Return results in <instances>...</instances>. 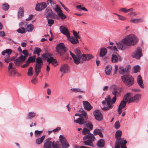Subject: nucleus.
<instances>
[{"label": "nucleus", "mask_w": 148, "mask_h": 148, "mask_svg": "<svg viewBox=\"0 0 148 148\" xmlns=\"http://www.w3.org/2000/svg\"><path fill=\"white\" fill-rule=\"evenodd\" d=\"M53 55L49 53H44L41 55L42 58L40 57L37 58L36 60V64L35 66V74L34 76L35 78L38 76L43 65V61H45L47 59V61L49 64L51 63L53 64L57 62L56 59H54L52 57Z\"/></svg>", "instance_id": "f257e3e1"}, {"label": "nucleus", "mask_w": 148, "mask_h": 148, "mask_svg": "<svg viewBox=\"0 0 148 148\" xmlns=\"http://www.w3.org/2000/svg\"><path fill=\"white\" fill-rule=\"evenodd\" d=\"M137 41V39L135 36L133 34L127 36L122 41L118 42H116L117 48L121 50H124L126 47L125 45L127 46L135 45Z\"/></svg>", "instance_id": "f03ea898"}, {"label": "nucleus", "mask_w": 148, "mask_h": 148, "mask_svg": "<svg viewBox=\"0 0 148 148\" xmlns=\"http://www.w3.org/2000/svg\"><path fill=\"white\" fill-rule=\"evenodd\" d=\"M90 130L86 127L83 129L82 134L85 135L83 137V143L84 145L94 147V142L96 138L94 135L90 133Z\"/></svg>", "instance_id": "7ed1b4c3"}, {"label": "nucleus", "mask_w": 148, "mask_h": 148, "mask_svg": "<svg viewBox=\"0 0 148 148\" xmlns=\"http://www.w3.org/2000/svg\"><path fill=\"white\" fill-rule=\"evenodd\" d=\"M121 78L123 82L127 86H131L134 84V78L131 75H124L121 76Z\"/></svg>", "instance_id": "20e7f679"}, {"label": "nucleus", "mask_w": 148, "mask_h": 148, "mask_svg": "<svg viewBox=\"0 0 148 148\" xmlns=\"http://www.w3.org/2000/svg\"><path fill=\"white\" fill-rule=\"evenodd\" d=\"M51 138H49L45 140V143L43 145L44 148H62L58 144V142H55L53 141L52 143L51 141Z\"/></svg>", "instance_id": "39448f33"}, {"label": "nucleus", "mask_w": 148, "mask_h": 148, "mask_svg": "<svg viewBox=\"0 0 148 148\" xmlns=\"http://www.w3.org/2000/svg\"><path fill=\"white\" fill-rule=\"evenodd\" d=\"M82 113L80 114V117L78 118L77 120H75L74 122L80 125L84 124L85 121L87 120L88 118L86 112L82 110Z\"/></svg>", "instance_id": "423d86ee"}, {"label": "nucleus", "mask_w": 148, "mask_h": 148, "mask_svg": "<svg viewBox=\"0 0 148 148\" xmlns=\"http://www.w3.org/2000/svg\"><path fill=\"white\" fill-rule=\"evenodd\" d=\"M56 49L57 52L61 56H62L66 51L65 45L62 43L58 44L57 45Z\"/></svg>", "instance_id": "0eeeda50"}, {"label": "nucleus", "mask_w": 148, "mask_h": 148, "mask_svg": "<svg viewBox=\"0 0 148 148\" xmlns=\"http://www.w3.org/2000/svg\"><path fill=\"white\" fill-rule=\"evenodd\" d=\"M34 29L33 25L31 24L27 25L26 28L25 29L24 27H21L16 30L18 33L22 34L25 33L26 31L28 32H32Z\"/></svg>", "instance_id": "6e6552de"}, {"label": "nucleus", "mask_w": 148, "mask_h": 148, "mask_svg": "<svg viewBox=\"0 0 148 148\" xmlns=\"http://www.w3.org/2000/svg\"><path fill=\"white\" fill-rule=\"evenodd\" d=\"M122 140H119L116 141L115 145V148H120V146L121 145V148H127L126 145L127 142L126 140L124 139H121Z\"/></svg>", "instance_id": "1a4fd4ad"}, {"label": "nucleus", "mask_w": 148, "mask_h": 148, "mask_svg": "<svg viewBox=\"0 0 148 148\" xmlns=\"http://www.w3.org/2000/svg\"><path fill=\"white\" fill-rule=\"evenodd\" d=\"M143 56L142 52V49L140 47H138L136 51L132 53V56L133 58H135L139 59L140 58Z\"/></svg>", "instance_id": "9d476101"}, {"label": "nucleus", "mask_w": 148, "mask_h": 148, "mask_svg": "<svg viewBox=\"0 0 148 148\" xmlns=\"http://www.w3.org/2000/svg\"><path fill=\"white\" fill-rule=\"evenodd\" d=\"M59 138L63 148H68V147H69V145L65 138L63 135H60V136Z\"/></svg>", "instance_id": "9b49d317"}, {"label": "nucleus", "mask_w": 148, "mask_h": 148, "mask_svg": "<svg viewBox=\"0 0 148 148\" xmlns=\"http://www.w3.org/2000/svg\"><path fill=\"white\" fill-rule=\"evenodd\" d=\"M47 6V4L45 2H41L36 4L35 9L38 11H40L44 10Z\"/></svg>", "instance_id": "f8f14e48"}, {"label": "nucleus", "mask_w": 148, "mask_h": 148, "mask_svg": "<svg viewBox=\"0 0 148 148\" xmlns=\"http://www.w3.org/2000/svg\"><path fill=\"white\" fill-rule=\"evenodd\" d=\"M93 113L95 119L97 120L100 121L103 119V116L100 110H96L93 112Z\"/></svg>", "instance_id": "ddd939ff"}, {"label": "nucleus", "mask_w": 148, "mask_h": 148, "mask_svg": "<svg viewBox=\"0 0 148 148\" xmlns=\"http://www.w3.org/2000/svg\"><path fill=\"white\" fill-rule=\"evenodd\" d=\"M60 29L61 33L65 35L67 38L70 37V33L66 28L63 26H61L60 27Z\"/></svg>", "instance_id": "4468645a"}, {"label": "nucleus", "mask_w": 148, "mask_h": 148, "mask_svg": "<svg viewBox=\"0 0 148 148\" xmlns=\"http://www.w3.org/2000/svg\"><path fill=\"white\" fill-rule=\"evenodd\" d=\"M141 95L140 94H137L135 95L133 97H130L129 101H128V103H130L131 102H137L141 98Z\"/></svg>", "instance_id": "2eb2a0df"}, {"label": "nucleus", "mask_w": 148, "mask_h": 148, "mask_svg": "<svg viewBox=\"0 0 148 148\" xmlns=\"http://www.w3.org/2000/svg\"><path fill=\"white\" fill-rule=\"evenodd\" d=\"M82 55L83 57L80 63H83L84 61H86V60H90L94 58L92 55L90 54H83Z\"/></svg>", "instance_id": "dca6fc26"}, {"label": "nucleus", "mask_w": 148, "mask_h": 148, "mask_svg": "<svg viewBox=\"0 0 148 148\" xmlns=\"http://www.w3.org/2000/svg\"><path fill=\"white\" fill-rule=\"evenodd\" d=\"M74 52L76 54V56H77L79 58L78 59L77 58V60L79 61V63H80L83 57L82 54H81L80 50L78 48H76Z\"/></svg>", "instance_id": "f3484780"}, {"label": "nucleus", "mask_w": 148, "mask_h": 148, "mask_svg": "<svg viewBox=\"0 0 148 148\" xmlns=\"http://www.w3.org/2000/svg\"><path fill=\"white\" fill-rule=\"evenodd\" d=\"M83 103L84 108L85 110L89 111L92 108L89 103L87 101H83Z\"/></svg>", "instance_id": "a211bd4d"}, {"label": "nucleus", "mask_w": 148, "mask_h": 148, "mask_svg": "<svg viewBox=\"0 0 148 148\" xmlns=\"http://www.w3.org/2000/svg\"><path fill=\"white\" fill-rule=\"evenodd\" d=\"M69 68V67L67 64H64L61 67L60 71L63 73H67L68 72Z\"/></svg>", "instance_id": "6ab92c4d"}, {"label": "nucleus", "mask_w": 148, "mask_h": 148, "mask_svg": "<svg viewBox=\"0 0 148 148\" xmlns=\"http://www.w3.org/2000/svg\"><path fill=\"white\" fill-rule=\"evenodd\" d=\"M137 81L138 85L141 88H144V85L143 84L142 77L140 75L138 76Z\"/></svg>", "instance_id": "aec40b11"}, {"label": "nucleus", "mask_w": 148, "mask_h": 148, "mask_svg": "<svg viewBox=\"0 0 148 148\" xmlns=\"http://www.w3.org/2000/svg\"><path fill=\"white\" fill-rule=\"evenodd\" d=\"M122 132L121 131L118 130L115 133V138L116 139V141H119V140H122L121 139H124V138H120L122 135Z\"/></svg>", "instance_id": "412c9836"}, {"label": "nucleus", "mask_w": 148, "mask_h": 148, "mask_svg": "<svg viewBox=\"0 0 148 148\" xmlns=\"http://www.w3.org/2000/svg\"><path fill=\"white\" fill-rule=\"evenodd\" d=\"M111 100L110 96L108 95L105 98V101H102V103L103 105H106V102L107 105H112L111 104Z\"/></svg>", "instance_id": "4be33fe9"}, {"label": "nucleus", "mask_w": 148, "mask_h": 148, "mask_svg": "<svg viewBox=\"0 0 148 148\" xmlns=\"http://www.w3.org/2000/svg\"><path fill=\"white\" fill-rule=\"evenodd\" d=\"M105 141L103 139L99 140L97 143V145L99 147H104Z\"/></svg>", "instance_id": "5701e85b"}, {"label": "nucleus", "mask_w": 148, "mask_h": 148, "mask_svg": "<svg viewBox=\"0 0 148 148\" xmlns=\"http://www.w3.org/2000/svg\"><path fill=\"white\" fill-rule=\"evenodd\" d=\"M24 9L22 7L20 8L18 10V18H21L24 16Z\"/></svg>", "instance_id": "b1692460"}, {"label": "nucleus", "mask_w": 148, "mask_h": 148, "mask_svg": "<svg viewBox=\"0 0 148 148\" xmlns=\"http://www.w3.org/2000/svg\"><path fill=\"white\" fill-rule=\"evenodd\" d=\"M93 134L94 135H98L101 137H103V135L102 133L101 130L99 129H95L93 132Z\"/></svg>", "instance_id": "393cba45"}, {"label": "nucleus", "mask_w": 148, "mask_h": 148, "mask_svg": "<svg viewBox=\"0 0 148 148\" xmlns=\"http://www.w3.org/2000/svg\"><path fill=\"white\" fill-rule=\"evenodd\" d=\"M144 21V19L141 18L136 19H133L131 18V19L130 22L131 23H139L142 22H143Z\"/></svg>", "instance_id": "a878e982"}, {"label": "nucleus", "mask_w": 148, "mask_h": 148, "mask_svg": "<svg viewBox=\"0 0 148 148\" xmlns=\"http://www.w3.org/2000/svg\"><path fill=\"white\" fill-rule=\"evenodd\" d=\"M69 40L73 44H76L79 42V40L73 36L70 37L69 38H68Z\"/></svg>", "instance_id": "bb28decb"}, {"label": "nucleus", "mask_w": 148, "mask_h": 148, "mask_svg": "<svg viewBox=\"0 0 148 148\" xmlns=\"http://www.w3.org/2000/svg\"><path fill=\"white\" fill-rule=\"evenodd\" d=\"M107 53V50L106 48L102 47L101 49L99 56L101 57H104Z\"/></svg>", "instance_id": "cd10ccee"}, {"label": "nucleus", "mask_w": 148, "mask_h": 148, "mask_svg": "<svg viewBox=\"0 0 148 148\" xmlns=\"http://www.w3.org/2000/svg\"><path fill=\"white\" fill-rule=\"evenodd\" d=\"M86 126L90 130H92L93 128V125L91 123L88 121H86L84 122V123Z\"/></svg>", "instance_id": "c85d7f7f"}, {"label": "nucleus", "mask_w": 148, "mask_h": 148, "mask_svg": "<svg viewBox=\"0 0 148 148\" xmlns=\"http://www.w3.org/2000/svg\"><path fill=\"white\" fill-rule=\"evenodd\" d=\"M36 115V114L34 112H29L27 115L26 119H31Z\"/></svg>", "instance_id": "c756f323"}, {"label": "nucleus", "mask_w": 148, "mask_h": 148, "mask_svg": "<svg viewBox=\"0 0 148 148\" xmlns=\"http://www.w3.org/2000/svg\"><path fill=\"white\" fill-rule=\"evenodd\" d=\"M70 55L73 58V59L74 62L77 64H79V61L77 60V58L79 59L77 56H76L73 53H72L71 51H70Z\"/></svg>", "instance_id": "7c9ffc66"}, {"label": "nucleus", "mask_w": 148, "mask_h": 148, "mask_svg": "<svg viewBox=\"0 0 148 148\" xmlns=\"http://www.w3.org/2000/svg\"><path fill=\"white\" fill-rule=\"evenodd\" d=\"M45 135H43L42 137L37 138L36 140V143L37 145H40L41 144L45 139Z\"/></svg>", "instance_id": "2f4dec72"}, {"label": "nucleus", "mask_w": 148, "mask_h": 148, "mask_svg": "<svg viewBox=\"0 0 148 148\" xmlns=\"http://www.w3.org/2000/svg\"><path fill=\"white\" fill-rule=\"evenodd\" d=\"M17 72L16 71L15 69H10L8 70L9 75L11 77H14L16 74Z\"/></svg>", "instance_id": "473e14b6"}, {"label": "nucleus", "mask_w": 148, "mask_h": 148, "mask_svg": "<svg viewBox=\"0 0 148 148\" xmlns=\"http://www.w3.org/2000/svg\"><path fill=\"white\" fill-rule=\"evenodd\" d=\"M112 67L110 65L107 66L105 69V72L107 75H109L111 72Z\"/></svg>", "instance_id": "72a5a7b5"}, {"label": "nucleus", "mask_w": 148, "mask_h": 148, "mask_svg": "<svg viewBox=\"0 0 148 148\" xmlns=\"http://www.w3.org/2000/svg\"><path fill=\"white\" fill-rule=\"evenodd\" d=\"M127 103V101L124 100L121 101L118 107L119 109H122L124 108L125 107Z\"/></svg>", "instance_id": "f704fd0d"}, {"label": "nucleus", "mask_w": 148, "mask_h": 148, "mask_svg": "<svg viewBox=\"0 0 148 148\" xmlns=\"http://www.w3.org/2000/svg\"><path fill=\"white\" fill-rule=\"evenodd\" d=\"M71 91L75 93H77V92H81L84 93L85 91L81 90V89L79 88H72L70 89Z\"/></svg>", "instance_id": "c9c22d12"}, {"label": "nucleus", "mask_w": 148, "mask_h": 148, "mask_svg": "<svg viewBox=\"0 0 148 148\" xmlns=\"http://www.w3.org/2000/svg\"><path fill=\"white\" fill-rule=\"evenodd\" d=\"M42 51L41 49L37 47H36L34 48V54H37L38 56H39L40 55V53Z\"/></svg>", "instance_id": "e433bc0d"}, {"label": "nucleus", "mask_w": 148, "mask_h": 148, "mask_svg": "<svg viewBox=\"0 0 148 148\" xmlns=\"http://www.w3.org/2000/svg\"><path fill=\"white\" fill-rule=\"evenodd\" d=\"M9 5L7 3H4L2 5V9L4 11L8 10L9 8Z\"/></svg>", "instance_id": "4c0bfd02"}, {"label": "nucleus", "mask_w": 148, "mask_h": 148, "mask_svg": "<svg viewBox=\"0 0 148 148\" xmlns=\"http://www.w3.org/2000/svg\"><path fill=\"white\" fill-rule=\"evenodd\" d=\"M118 58L117 56L115 55H113L111 58V60L112 62L115 63L118 60Z\"/></svg>", "instance_id": "58836bf2"}, {"label": "nucleus", "mask_w": 148, "mask_h": 148, "mask_svg": "<svg viewBox=\"0 0 148 148\" xmlns=\"http://www.w3.org/2000/svg\"><path fill=\"white\" fill-rule=\"evenodd\" d=\"M33 74V67H30L28 69L27 75L29 76H31Z\"/></svg>", "instance_id": "ea45409f"}, {"label": "nucleus", "mask_w": 148, "mask_h": 148, "mask_svg": "<svg viewBox=\"0 0 148 148\" xmlns=\"http://www.w3.org/2000/svg\"><path fill=\"white\" fill-rule=\"evenodd\" d=\"M54 14H55L52 11L50 12H49V13H47L46 15H44V16H45L46 18H48L49 17L51 18H53Z\"/></svg>", "instance_id": "a19ab883"}, {"label": "nucleus", "mask_w": 148, "mask_h": 148, "mask_svg": "<svg viewBox=\"0 0 148 148\" xmlns=\"http://www.w3.org/2000/svg\"><path fill=\"white\" fill-rule=\"evenodd\" d=\"M58 15L62 20H64L66 18V16L62 12L58 13Z\"/></svg>", "instance_id": "79ce46f5"}, {"label": "nucleus", "mask_w": 148, "mask_h": 148, "mask_svg": "<svg viewBox=\"0 0 148 148\" xmlns=\"http://www.w3.org/2000/svg\"><path fill=\"white\" fill-rule=\"evenodd\" d=\"M9 57V56H6V58H5L4 60L5 62L6 63H8L12 61L15 59L14 57L12 58H10Z\"/></svg>", "instance_id": "37998d69"}, {"label": "nucleus", "mask_w": 148, "mask_h": 148, "mask_svg": "<svg viewBox=\"0 0 148 148\" xmlns=\"http://www.w3.org/2000/svg\"><path fill=\"white\" fill-rule=\"evenodd\" d=\"M113 107V106L112 105H108L107 106H104L101 109L104 111H106L109 110L110 108H112Z\"/></svg>", "instance_id": "c03bdc74"}, {"label": "nucleus", "mask_w": 148, "mask_h": 148, "mask_svg": "<svg viewBox=\"0 0 148 148\" xmlns=\"http://www.w3.org/2000/svg\"><path fill=\"white\" fill-rule=\"evenodd\" d=\"M133 68L134 71V73H136L138 72H139L140 70V67L139 66L137 65L135 66H134Z\"/></svg>", "instance_id": "a18cd8bd"}, {"label": "nucleus", "mask_w": 148, "mask_h": 148, "mask_svg": "<svg viewBox=\"0 0 148 148\" xmlns=\"http://www.w3.org/2000/svg\"><path fill=\"white\" fill-rule=\"evenodd\" d=\"M119 72L121 74H123L126 73L125 69L123 67H120L119 69Z\"/></svg>", "instance_id": "49530a36"}, {"label": "nucleus", "mask_w": 148, "mask_h": 148, "mask_svg": "<svg viewBox=\"0 0 148 148\" xmlns=\"http://www.w3.org/2000/svg\"><path fill=\"white\" fill-rule=\"evenodd\" d=\"M35 61L34 58H33L32 57H29L28 60H27V62L29 64L32 62H34Z\"/></svg>", "instance_id": "de8ad7c7"}, {"label": "nucleus", "mask_w": 148, "mask_h": 148, "mask_svg": "<svg viewBox=\"0 0 148 148\" xmlns=\"http://www.w3.org/2000/svg\"><path fill=\"white\" fill-rule=\"evenodd\" d=\"M130 97V94L129 93H127L124 96L123 100L127 101L128 100L129 97Z\"/></svg>", "instance_id": "09e8293b"}, {"label": "nucleus", "mask_w": 148, "mask_h": 148, "mask_svg": "<svg viewBox=\"0 0 148 148\" xmlns=\"http://www.w3.org/2000/svg\"><path fill=\"white\" fill-rule=\"evenodd\" d=\"M27 23L25 21H23L20 22L19 23V25L21 27H25L27 25Z\"/></svg>", "instance_id": "8fccbe9b"}, {"label": "nucleus", "mask_w": 148, "mask_h": 148, "mask_svg": "<svg viewBox=\"0 0 148 148\" xmlns=\"http://www.w3.org/2000/svg\"><path fill=\"white\" fill-rule=\"evenodd\" d=\"M56 7L55 8L54 10L55 11L57 12V13H60L61 12H62V11L60 8L57 5H56Z\"/></svg>", "instance_id": "3c124183"}, {"label": "nucleus", "mask_w": 148, "mask_h": 148, "mask_svg": "<svg viewBox=\"0 0 148 148\" xmlns=\"http://www.w3.org/2000/svg\"><path fill=\"white\" fill-rule=\"evenodd\" d=\"M79 32H78V33H77V32L74 30L73 31V33L74 38L78 39L80 38V37L78 36Z\"/></svg>", "instance_id": "603ef678"}, {"label": "nucleus", "mask_w": 148, "mask_h": 148, "mask_svg": "<svg viewBox=\"0 0 148 148\" xmlns=\"http://www.w3.org/2000/svg\"><path fill=\"white\" fill-rule=\"evenodd\" d=\"M5 50V53L8 54V55L6 56H9L12 52V51L10 49H8Z\"/></svg>", "instance_id": "864d4df0"}, {"label": "nucleus", "mask_w": 148, "mask_h": 148, "mask_svg": "<svg viewBox=\"0 0 148 148\" xmlns=\"http://www.w3.org/2000/svg\"><path fill=\"white\" fill-rule=\"evenodd\" d=\"M52 11L51 8L49 7H47V8L45 11L44 15H46L47 13H49V12H51Z\"/></svg>", "instance_id": "5fc2aeb1"}, {"label": "nucleus", "mask_w": 148, "mask_h": 148, "mask_svg": "<svg viewBox=\"0 0 148 148\" xmlns=\"http://www.w3.org/2000/svg\"><path fill=\"white\" fill-rule=\"evenodd\" d=\"M47 3L48 4H49L50 3L51 6L53 7L56 4V3L53 1V0H48L47 1Z\"/></svg>", "instance_id": "6e6d98bb"}, {"label": "nucleus", "mask_w": 148, "mask_h": 148, "mask_svg": "<svg viewBox=\"0 0 148 148\" xmlns=\"http://www.w3.org/2000/svg\"><path fill=\"white\" fill-rule=\"evenodd\" d=\"M54 23V21L52 19H48V25L51 26Z\"/></svg>", "instance_id": "4d7b16f0"}, {"label": "nucleus", "mask_w": 148, "mask_h": 148, "mask_svg": "<svg viewBox=\"0 0 148 148\" xmlns=\"http://www.w3.org/2000/svg\"><path fill=\"white\" fill-rule=\"evenodd\" d=\"M14 63L16 66H19L21 63V60L17 58L16 60Z\"/></svg>", "instance_id": "13d9d810"}, {"label": "nucleus", "mask_w": 148, "mask_h": 148, "mask_svg": "<svg viewBox=\"0 0 148 148\" xmlns=\"http://www.w3.org/2000/svg\"><path fill=\"white\" fill-rule=\"evenodd\" d=\"M120 126V124L119 121H117L114 124V127L116 129H119Z\"/></svg>", "instance_id": "bf43d9fd"}, {"label": "nucleus", "mask_w": 148, "mask_h": 148, "mask_svg": "<svg viewBox=\"0 0 148 148\" xmlns=\"http://www.w3.org/2000/svg\"><path fill=\"white\" fill-rule=\"evenodd\" d=\"M31 82L34 84H36L38 82V79L36 78L33 77L31 80Z\"/></svg>", "instance_id": "052dcab7"}, {"label": "nucleus", "mask_w": 148, "mask_h": 148, "mask_svg": "<svg viewBox=\"0 0 148 148\" xmlns=\"http://www.w3.org/2000/svg\"><path fill=\"white\" fill-rule=\"evenodd\" d=\"M25 56H23L22 54L18 58V59H19L21 60H22L23 61H24L25 60L26 58Z\"/></svg>", "instance_id": "680f3d73"}, {"label": "nucleus", "mask_w": 148, "mask_h": 148, "mask_svg": "<svg viewBox=\"0 0 148 148\" xmlns=\"http://www.w3.org/2000/svg\"><path fill=\"white\" fill-rule=\"evenodd\" d=\"M22 52L25 57H27L29 55L28 51L27 50H23L22 51Z\"/></svg>", "instance_id": "e2e57ef3"}, {"label": "nucleus", "mask_w": 148, "mask_h": 148, "mask_svg": "<svg viewBox=\"0 0 148 148\" xmlns=\"http://www.w3.org/2000/svg\"><path fill=\"white\" fill-rule=\"evenodd\" d=\"M137 15V14L135 12H132L128 14V15L130 16H134Z\"/></svg>", "instance_id": "0e129e2a"}, {"label": "nucleus", "mask_w": 148, "mask_h": 148, "mask_svg": "<svg viewBox=\"0 0 148 148\" xmlns=\"http://www.w3.org/2000/svg\"><path fill=\"white\" fill-rule=\"evenodd\" d=\"M13 63L12 62L9 63L8 68V70H10V69H14V68H13Z\"/></svg>", "instance_id": "69168bd1"}, {"label": "nucleus", "mask_w": 148, "mask_h": 148, "mask_svg": "<svg viewBox=\"0 0 148 148\" xmlns=\"http://www.w3.org/2000/svg\"><path fill=\"white\" fill-rule=\"evenodd\" d=\"M111 90H115L117 89V88L116 86L115 85H112L110 87Z\"/></svg>", "instance_id": "338daca9"}, {"label": "nucleus", "mask_w": 148, "mask_h": 148, "mask_svg": "<svg viewBox=\"0 0 148 148\" xmlns=\"http://www.w3.org/2000/svg\"><path fill=\"white\" fill-rule=\"evenodd\" d=\"M43 132L42 131H38V130H36L35 131V134L36 136L38 135H40L42 134Z\"/></svg>", "instance_id": "774afa93"}]
</instances>
